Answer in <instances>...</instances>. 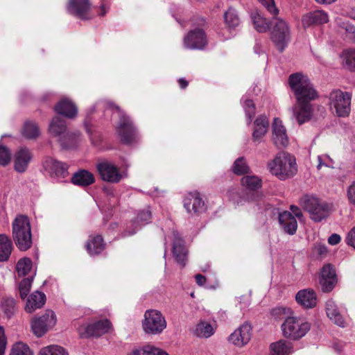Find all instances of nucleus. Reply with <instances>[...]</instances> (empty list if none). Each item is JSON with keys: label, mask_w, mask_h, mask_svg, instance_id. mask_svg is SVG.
<instances>
[{"label": "nucleus", "mask_w": 355, "mask_h": 355, "mask_svg": "<svg viewBox=\"0 0 355 355\" xmlns=\"http://www.w3.org/2000/svg\"><path fill=\"white\" fill-rule=\"evenodd\" d=\"M272 141L277 148L285 147L288 144L286 128L278 118H275L272 123Z\"/></svg>", "instance_id": "nucleus-20"}, {"label": "nucleus", "mask_w": 355, "mask_h": 355, "mask_svg": "<svg viewBox=\"0 0 355 355\" xmlns=\"http://www.w3.org/2000/svg\"><path fill=\"white\" fill-rule=\"evenodd\" d=\"M12 239L18 249L26 251L32 245V235L30 221L27 216L19 215L12 225Z\"/></svg>", "instance_id": "nucleus-3"}, {"label": "nucleus", "mask_w": 355, "mask_h": 355, "mask_svg": "<svg viewBox=\"0 0 355 355\" xmlns=\"http://www.w3.org/2000/svg\"><path fill=\"white\" fill-rule=\"evenodd\" d=\"M33 157L30 150L26 147L19 148L15 155L14 167L19 173L24 172Z\"/></svg>", "instance_id": "nucleus-23"}, {"label": "nucleus", "mask_w": 355, "mask_h": 355, "mask_svg": "<svg viewBox=\"0 0 355 355\" xmlns=\"http://www.w3.org/2000/svg\"><path fill=\"white\" fill-rule=\"evenodd\" d=\"M184 207L188 213H202L205 210V202L198 192L189 193L184 199Z\"/></svg>", "instance_id": "nucleus-19"}, {"label": "nucleus", "mask_w": 355, "mask_h": 355, "mask_svg": "<svg viewBox=\"0 0 355 355\" xmlns=\"http://www.w3.org/2000/svg\"><path fill=\"white\" fill-rule=\"evenodd\" d=\"M178 83L181 89H185L188 86V81L183 78L178 80Z\"/></svg>", "instance_id": "nucleus-63"}, {"label": "nucleus", "mask_w": 355, "mask_h": 355, "mask_svg": "<svg viewBox=\"0 0 355 355\" xmlns=\"http://www.w3.org/2000/svg\"><path fill=\"white\" fill-rule=\"evenodd\" d=\"M96 170L105 182L118 183L123 178L119 167L107 159L99 161L96 164Z\"/></svg>", "instance_id": "nucleus-12"}, {"label": "nucleus", "mask_w": 355, "mask_h": 355, "mask_svg": "<svg viewBox=\"0 0 355 355\" xmlns=\"http://www.w3.org/2000/svg\"><path fill=\"white\" fill-rule=\"evenodd\" d=\"M32 261L30 258L24 257L19 259L17 263V271L19 276L26 275L31 270Z\"/></svg>", "instance_id": "nucleus-43"}, {"label": "nucleus", "mask_w": 355, "mask_h": 355, "mask_svg": "<svg viewBox=\"0 0 355 355\" xmlns=\"http://www.w3.org/2000/svg\"><path fill=\"white\" fill-rule=\"evenodd\" d=\"M270 349V355H288L292 352L293 345L288 341L280 340L272 343Z\"/></svg>", "instance_id": "nucleus-34"}, {"label": "nucleus", "mask_w": 355, "mask_h": 355, "mask_svg": "<svg viewBox=\"0 0 355 355\" xmlns=\"http://www.w3.org/2000/svg\"><path fill=\"white\" fill-rule=\"evenodd\" d=\"M184 44L189 49H203L207 44V39L203 30L196 28L191 31L184 38Z\"/></svg>", "instance_id": "nucleus-15"}, {"label": "nucleus", "mask_w": 355, "mask_h": 355, "mask_svg": "<svg viewBox=\"0 0 355 355\" xmlns=\"http://www.w3.org/2000/svg\"><path fill=\"white\" fill-rule=\"evenodd\" d=\"M347 198L349 203L355 207V181L347 187Z\"/></svg>", "instance_id": "nucleus-52"}, {"label": "nucleus", "mask_w": 355, "mask_h": 355, "mask_svg": "<svg viewBox=\"0 0 355 355\" xmlns=\"http://www.w3.org/2000/svg\"><path fill=\"white\" fill-rule=\"evenodd\" d=\"M56 322L55 313L51 310H46L43 315L35 317L31 320V326L33 333L37 337H42L55 325Z\"/></svg>", "instance_id": "nucleus-11"}, {"label": "nucleus", "mask_w": 355, "mask_h": 355, "mask_svg": "<svg viewBox=\"0 0 355 355\" xmlns=\"http://www.w3.org/2000/svg\"><path fill=\"white\" fill-rule=\"evenodd\" d=\"M341 59L344 67L349 71H355V50L347 49L343 51Z\"/></svg>", "instance_id": "nucleus-40"}, {"label": "nucleus", "mask_w": 355, "mask_h": 355, "mask_svg": "<svg viewBox=\"0 0 355 355\" xmlns=\"http://www.w3.org/2000/svg\"><path fill=\"white\" fill-rule=\"evenodd\" d=\"M33 277L24 278L19 285V295L21 299L27 297L31 287Z\"/></svg>", "instance_id": "nucleus-48"}, {"label": "nucleus", "mask_w": 355, "mask_h": 355, "mask_svg": "<svg viewBox=\"0 0 355 355\" xmlns=\"http://www.w3.org/2000/svg\"><path fill=\"white\" fill-rule=\"evenodd\" d=\"M233 172L239 175L248 173L250 168L243 157H239L232 166Z\"/></svg>", "instance_id": "nucleus-45"}, {"label": "nucleus", "mask_w": 355, "mask_h": 355, "mask_svg": "<svg viewBox=\"0 0 355 355\" xmlns=\"http://www.w3.org/2000/svg\"><path fill=\"white\" fill-rule=\"evenodd\" d=\"M241 184L248 189L254 191L261 187V180L255 175H246L241 178Z\"/></svg>", "instance_id": "nucleus-41"}, {"label": "nucleus", "mask_w": 355, "mask_h": 355, "mask_svg": "<svg viewBox=\"0 0 355 355\" xmlns=\"http://www.w3.org/2000/svg\"><path fill=\"white\" fill-rule=\"evenodd\" d=\"M329 106L335 110L336 114L339 117H347L351 112L352 95L350 93L340 89H334L329 94Z\"/></svg>", "instance_id": "nucleus-9"}, {"label": "nucleus", "mask_w": 355, "mask_h": 355, "mask_svg": "<svg viewBox=\"0 0 355 355\" xmlns=\"http://www.w3.org/2000/svg\"><path fill=\"white\" fill-rule=\"evenodd\" d=\"M12 250L10 239L6 234H0V262L8 260Z\"/></svg>", "instance_id": "nucleus-36"}, {"label": "nucleus", "mask_w": 355, "mask_h": 355, "mask_svg": "<svg viewBox=\"0 0 355 355\" xmlns=\"http://www.w3.org/2000/svg\"><path fill=\"white\" fill-rule=\"evenodd\" d=\"M195 279H196V283L199 285V286H202L205 284L206 282V278L205 276H203L202 275H200V274H198L195 276Z\"/></svg>", "instance_id": "nucleus-62"}, {"label": "nucleus", "mask_w": 355, "mask_h": 355, "mask_svg": "<svg viewBox=\"0 0 355 355\" xmlns=\"http://www.w3.org/2000/svg\"><path fill=\"white\" fill-rule=\"evenodd\" d=\"M151 218V211L149 208L141 211L137 215V219L139 222L148 223Z\"/></svg>", "instance_id": "nucleus-53"}, {"label": "nucleus", "mask_w": 355, "mask_h": 355, "mask_svg": "<svg viewBox=\"0 0 355 355\" xmlns=\"http://www.w3.org/2000/svg\"><path fill=\"white\" fill-rule=\"evenodd\" d=\"M49 131L53 137L58 138V141L68 132L65 121L60 116L54 117L49 125Z\"/></svg>", "instance_id": "nucleus-32"}, {"label": "nucleus", "mask_w": 355, "mask_h": 355, "mask_svg": "<svg viewBox=\"0 0 355 355\" xmlns=\"http://www.w3.org/2000/svg\"><path fill=\"white\" fill-rule=\"evenodd\" d=\"M297 302L305 309H312L317 304V297L311 289H303L295 295Z\"/></svg>", "instance_id": "nucleus-24"}, {"label": "nucleus", "mask_w": 355, "mask_h": 355, "mask_svg": "<svg viewBox=\"0 0 355 355\" xmlns=\"http://www.w3.org/2000/svg\"><path fill=\"white\" fill-rule=\"evenodd\" d=\"M38 355H68V352L62 347L49 345L42 348Z\"/></svg>", "instance_id": "nucleus-44"}, {"label": "nucleus", "mask_w": 355, "mask_h": 355, "mask_svg": "<svg viewBox=\"0 0 355 355\" xmlns=\"http://www.w3.org/2000/svg\"><path fill=\"white\" fill-rule=\"evenodd\" d=\"M279 222L285 232L293 235L296 232L297 222L295 216L289 211H284L279 215Z\"/></svg>", "instance_id": "nucleus-26"}, {"label": "nucleus", "mask_w": 355, "mask_h": 355, "mask_svg": "<svg viewBox=\"0 0 355 355\" xmlns=\"http://www.w3.org/2000/svg\"><path fill=\"white\" fill-rule=\"evenodd\" d=\"M94 175L86 170H80L71 177V182L78 186L87 187L94 182Z\"/></svg>", "instance_id": "nucleus-31"}, {"label": "nucleus", "mask_w": 355, "mask_h": 355, "mask_svg": "<svg viewBox=\"0 0 355 355\" xmlns=\"http://www.w3.org/2000/svg\"><path fill=\"white\" fill-rule=\"evenodd\" d=\"M142 321V327L145 333L158 335L166 328V320L163 314L156 309L146 310Z\"/></svg>", "instance_id": "nucleus-8"}, {"label": "nucleus", "mask_w": 355, "mask_h": 355, "mask_svg": "<svg viewBox=\"0 0 355 355\" xmlns=\"http://www.w3.org/2000/svg\"><path fill=\"white\" fill-rule=\"evenodd\" d=\"M340 236L337 234H331L328 239V243L330 245H334L340 241Z\"/></svg>", "instance_id": "nucleus-59"}, {"label": "nucleus", "mask_w": 355, "mask_h": 355, "mask_svg": "<svg viewBox=\"0 0 355 355\" xmlns=\"http://www.w3.org/2000/svg\"><path fill=\"white\" fill-rule=\"evenodd\" d=\"M46 302V295L40 291H35L28 298L25 310L27 313H32L35 310L42 308Z\"/></svg>", "instance_id": "nucleus-27"}, {"label": "nucleus", "mask_w": 355, "mask_h": 355, "mask_svg": "<svg viewBox=\"0 0 355 355\" xmlns=\"http://www.w3.org/2000/svg\"><path fill=\"white\" fill-rule=\"evenodd\" d=\"M270 38L276 49L283 52L291 40L288 24L281 18H274L270 22Z\"/></svg>", "instance_id": "nucleus-5"}, {"label": "nucleus", "mask_w": 355, "mask_h": 355, "mask_svg": "<svg viewBox=\"0 0 355 355\" xmlns=\"http://www.w3.org/2000/svg\"><path fill=\"white\" fill-rule=\"evenodd\" d=\"M252 332V326L245 322L229 336L228 341L238 347H243L250 340Z\"/></svg>", "instance_id": "nucleus-13"}, {"label": "nucleus", "mask_w": 355, "mask_h": 355, "mask_svg": "<svg viewBox=\"0 0 355 355\" xmlns=\"http://www.w3.org/2000/svg\"><path fill=\"white\" fill-rule=\"evenodd\" d=\"M340 27L349 34H355V26L349 22H343Z\"/></svg>", "instance_id": "nucleus-58"}, {"label": "nucleus", "mask_w": 355, "mask_h": 355, "mask_svg": "<svg viewBox=\"0 0 355 355\" xmlns=\"http://www.w3.org/2000/svg\"><path fill=\"white\" fill-rule=\"evenodd\" d=\"M326 313L328 318L336 324L342 327L345 326V320L340 313L336 304L331 300H329L326 302Z\"/></svg>", "instance_id": "nucleus-33"}, {"label": "nucleus", "mask_w": 355, "mask_h": 355, "mask_svg": "<svg viewBox=\"0 0 355 355\" xmlns=\"http://www.w3.org/2000/svg\"><path fill=\"white\" fill-rule=\"evenodd\" d=\"M86 248L88 252L92 255L101 253L105 248V243L102 236L97 235L91 237L86 244Z\"/></svg>", "instance_id": "nucleus-35"}, {"label": "nucleus", "mask_w": 355, "mask_h": 355, "mask_svg": "<svg viewBox=\"0 0 355 355\" xmlns=\"http://www.w3.org/2000/svg\"><path fill=\"white\" fill-rule=\"evenodd\" d=\"M225 25L229 28H235L240 24V18L237 10L233 7H230L223 15Z\"/></svg>", "instance_id": "nucleus-38"}, {"label": "nucleus", "mask_w": 355, "mask_h": 355, "mask_svg": "<svg viewBox=\"0 0 355 355\" xmlns=\"http://www.w3.org/2000/svg\"><path fill=\"white\" fill-rule=\"evenodd\" d=\"M244 110L245 114L248 118V123H251L252 118L255 114V106L252 100L247 99L244 102Z\"/></svg>", "instance_id": "nucleus-50"}, {"label": "nucleus", "mask_w": 355, "mask_h": 355, "mask_svg": "<svg viewBox=\"0 0 355 355\" xmlns=\"http://www.w3.org/2000/svg\"><path fill=\"white\" fill-rule=\"evenodd\" d=\"M300 205L315 222H320L327 218L331 211L329 204L314 196H303L300 200Z\"/></svg>", "instance_id": "nucleus-4"}, {"label": "nucleus", "mask_w": 355, "mask_h": 355, "mask_svg": "<svg viewBox=\"0 0 355 355\" xmlns=\"http://www.w3.org/2000/svg\"><path fill=\"white\" fill-rule=\"evenodd\" d=\"M110 327V322L108 320H103L82 326L78 331L82 337H98L107 333Z\"/></svg>", "instance_id": "nucleus-14"}, {"label": "nucleus", "mask_w": 355, "mask_h": 355, "mask_svg": "<svg viewBox=\"0 0 355 355\" xmlns=\"http://www.w3.org/2000/svg\"><path fill=\"white\" fill-rule=\"evenodd\" d=\"M290 312L289 309L284 307H277L272 309L271 314L275 318H283V316L287 315Z\"/></svg>", "instance_id": "nucleus-54"}, {"label": "nucleus", "mask_w": 355, "mask_h": 355, "mask_svg": "<svg viewBox=\"0 0 355 355\" xmlns=\"http://www.w3.org/2000/svg\"><path fill=\"white\" fill-rule=\"evenodd\" d=\"M291 210L292 211L291 214L294 215L295 218L297 217L300 218L302 216V213L298 207L295 205H291Z\"/></svg>", "instance_id": "nucleus-61"}, {"label": "nucleus", "mask_w": 355, "mask_h": 355, "mask_svg": "<svg viewBox=\"0 0 355 355\" xmlns=\"http://www.w3.org/2000/svg\"><path fill=\"white\" fill-rule=\"evenodd\" d=\"M252 19L254 28L259 33H265L269 29V24L266 19L259 13H254L252 15Z\"/></svg>", "instance_id": "nucleus-42"}, {"label": "nucleus", "mask_w": 355, "mask_h": 355, "mask_svg": "<svg viewBox=\"0 0 355 355\" xmlns=\"http://www.w3.org/2000/svg\"><path fill=\"white\" fill-rule=\"evenodd\" d=\"M6 341L4 337V330L0 327V355H4L6 349Z\"/></svg>", "instance_id": "nucleus-55"}, {"label": "nucleus", "mask_w": 355, "mask_h": 355, "mask_svg": "<svg viewBox=\"0 0 355 355\" xmlns=\"http://www.w3.org/2000/svg\"><path fill=\"white\" fill-rule=\"evenodd\" d=\"M315 252L320 256H324L327 253V248L325 245L316 244L314 248Z\"/></svg>", "instance_id": "nucleus-57"}, {"label": "nucleus", "mask_w": 355, "mask_h": 355, "mask_svg": "<svg viewBox=\"0 0 355 355\" xmlns=\"http://www.w3.org/2000/svg\"><path fill=\"white\" fill-rule=\"evenodd\" d=\"M259 2L272 15L278 13V9L275 5L274 0H259Z\"/></svg>", "instance_id": "nucleus-51"}, {"label": "nucleus", "mask_w": 355, "mask_h": 355, "mask_svg": "<svg viewBox=\"0 0 355 355\" xmlns=\"http://www.w3.org/2000/svg\"><path fill=\"white\" fill-rule=\"evenodd\" d=\"M43 166L51 179L56 182H66L69 175V164L66 162L49 157L44 162Z\"/></svg>", "instance_id": "nucleus-10"}, {"label": "nucleus", "mask_w": 355, "mask_h": 355, "mask_svg": "<svg viewBox=\"0 0 355 355\" xmlns=\"http://www.w3.org/2000/svg\"><path fill=\"white\" fill-rule=\"evenodd\" d=\"M1 309L8 318H10L15 311V301L12 297H6L1 302Z\"/></svg>", "instance_id": "nucleus-46"}, {"label": "nucleus", "mask_w": 355, "mask_h": 355, "mask_svg": "<svg viewBox=\"0 0 355 355\" xmlns=\"http://www.w3.org/2000/svg\"><path fill=\"white\" fill-rule=\"evenodd\" d=\"M267 166L270 173L280 180L292 178L297 171L295 157L286 152L279 153Z\"/></svg>", "instance_id": "nucleus-2"}, {"label": "nucleus", "mask_w": 355, "mask_h": 355, "mask_svg": "<svg viewBox=\"0 0 355 355\" xmlns=\"http://www.w3.org/2000/svg\"><path fill=\"white\" fill-rule=\"evenodd\" d=\"M269 126L268 119L265 115L259 116L254 121V130L252 133V138L254 141H260L266 133Z\"/></svg>", "instance_id": "nucleus-30"}, {"label": "nucleus", "mask_w": 355, "mask_h": 355, "mask_svg": "<svg viewBox=\"0 0 355 355\" xmlns=\"http://www.w3.org/2000/svg\"><path fill=\"white\" fill-rule=\"evenodd\" d=\"M128 355H168L166 352L153 345H147L133 349Z\"/></svg>", "instance_id": "nucleus-37"}, {"label": "nucleus", "mask_w": 355, "mask_h": 355, "mask_svg": "<svg viewBox=\"0 0 355 355\" xmlns=\"http://www.w3.org/2000/svg\"><path fill=\"white\" fill-rule=\"evenodd\" d=\"M11 160L10 150L3 145L0 144V165L6 166Z\"/></svg>", "instance_id": "nucleus-49"}, {"label": "nucleus", "mask_w": 355, "mask_h": 355, "mask_svg": "<svg viewBox=\"0 0 355 355\" xmlns=\"http://www.w3.org/2000/svg\"><path fill=\"white\" fill-rule=\"evenodd\" d=\"M21 134L28 139H34L39 137L40 130L36 123L31 121H27L24 125Z\"/></svg>", "instance_id": "nucleus-39"}, {"label": "nucleus", "mask_w": 355, "mask_h": 355, "mask_svg": "<svg viewBox=\"0 0 355 355\" xmlns=\"http://www.w3.org/2000/svg\"><path fill=\"white\" fill-rule=\"evenodd\" d=\"M172 252L178 263L182 267L186 265L188 250L184 245V241L178 232H173Z\"/></svg>", "instance_id": "nucleus-16"}, {"label": "nucleus", "mask_w": 355, "mask_h": 355, "mask_svg": "<svg viewBox=\"0 0 355 355\" xmlns=\"http://www.w3.org/2000/svg\"><path fill=\"white\" fill-rule=\"evenodd\" d=\"M337 283V277L335 269L330 264L324 265L321 270L320 284L321 289L324 293L332 291Z\"/></svg>", "instance_id": "nucleus-17"}, {"label": "nucleus", "mask_w": 355, "mask_h": 355, "mask_svg": "<svg viewBox=\"0 0 355 355\" xmlns=\"http://www.w3.org/2000/svg\"><path fill=\"white\" fill-rule=\"evenodd\" d=\"M216 326L205 320H200L193 329V335L200 338H209L213 336Z\"/></svg>", "instance_id": "nucleus-28"}, {"label": "nucleus", "mask_w": 355, "mask_h": 355, "mask_svg": "<svg viewBox=\"0 0 355 355\" xmlns=\"http://www.w3.org/2000/svg\"><path fill=\"white\" fill-rule=\"evenodd\" d=\"M90 7L89 0H69L67 11L81 19H88L90 18Z\"/></svg>", "instance_id": "nucleus-18"}, {"label": "nucleus", "mask_w": 355, "mask_h": 355, "mask_svg": "<svg viewBox=\"0 0 355 355\" xmlns=\"http://www.w3.org/2000/svg\"><path fill=\"white\" fill-rule=\"evenodd\" d=\"M330 159L328 155H321V156H318V168H320L322 166L324 165V166H329V163H327L325 162H326V159Z\"/></svg>", "instance_id": "nucleus-60"}, {"label": "nucleus", "mask_w": 355, "mask_h": 355, "mask_svg": "<svg viewBox=\"0 0 355 355\" xmlns=\"http://www.w3.org/2000/svg\"><path fill=\"white\" fill-rule=\"evenodd\" d=\"M10 355H33L29 347L21 342L13 345Z\"/></svg>", "instance_id": "nucleus-47"}, {"label": "nucleus", "mask_w": 355, "mask_h": 355, "mask_svg": "<svg viewBox=\"0 0 355 355\" xmlns=\"http://www.w3.org/2000/svg\"><path fill=\"white\" fill-rule=\"evenodd\" d=\"M329 21L327 12L322 10L309 12L302 16V22L304 27L321 25Z\"/></svg>", "instance_id": "nucleus-22"}, {"label": "nucleus", "mask_w": 355, "mask_h": 355, "mask_svg": "<svg viewBox=\"0 0 355 355\" xmlns=\"http://www.w3.org/2000/svg\"><path fill=\"white\" fill-rule=\"evenodd\" d=\"M313 112V107L311 103H297L293 107V115L299 125L310 121L312 118Z\"/></svg>", "instance_id": "nucleus-21"}, {"label": "nucleus", "mask_w": 355, "mask_h": 355, "mask_svg": "<svg viewBox=\"0 0 355 355\" xmlns=\"http://www.w3.org/2000/svg\"><path fill=\"white\" fill-rule=\"evenodd\" d=\"M288 85L298 103H310L318 98V93L310 79L302 73L291 74Z\"/></svg>", "instance_id": "nucleus-1"}, {"label": "nucleus", "mask_w": 355, "mask_h": 355, "mask_svg": "<svg viewBox=\"0 0 355 355\" xmlns=\"http://www.w3.org/2000/svg\"><path fill=\"white\" fill-rule=\"evenodd\" d=\"M310 324L300 317L288 316L282 324L284 337L291 340H298L310 330Z\"/></svg>", "instance_id": "nucleus-6"}, {"label": "nucleus", "mask_w": 355, "mask_h": 355, "mask_svg": "<svg viewBox=\"0 0 355 355\" xmlns=\"http://www.w3.org/2000/svg\"><path fill=\"white\" fill-rule=\"evenodd\" d=\"M109 105L119 113V121L116 126V132L120 141L124 144H131L135 141L137 137V130L132 120L117 105L113 103Z\"/></svg>", "instance_id": "nucleus-7"}, {"label": "nucleus", "mask_w": 355, "mask_h": 355, "mask_svg": "<svg viewBox=\"0 0 355 355\" xmlns=\"http://www.w3.org/2000/svg\"><path fill=\"white\" fill-rule=\"evenodd\" d=\"M346 243L347 245L355 249V227L352 228L346 237Z\"/></svg>", "instance_id": "nucleus-56"}, {"label": "nucleus", "mask_w": 355, "mask_h": 355, "mask_svg": "<svg viewBox=\"0 0 355 355\" xmlns=\"http://www.w3.org/2000/svg\"><path fill=\"white\" fill-rule=\"evenodd\" d=\"M81 141V135L78 131L67 132L60 137L58 142L63 149L76 148Z\"/></svg>", "instance_id": "nucleus-29"}, {"label": "nucleus", "mask_w": 355, "mask_h": 355, "mask_svg": "<svg viewBox=\"0 0 355 355\" xmlns=\"http://www.w3.org/2000/svg\"><path fill=\"white\" fill-rule=\"evenodd\" d=\"M254 52L258 54H260L263 52L261 46L258 43H257L254 46Z\"/></svg>", "instance_id": "nucleus-64"}, {"label": "nucleus", "mask_w": 355, "mask_h": 355, "mask_svg": "<svg viewBox=\"0 0 355 355\" xmlns=\"http://www.w3.org/2000/svg\"><path fill=\"white\" fill-rule=\"evenodd\" d=\"M56 112L68 119H73L78 113L76 105L69 98H64L61 99L55 105Z\"/></svg>", "instance_id": "nucleus-25"}]
</instances>
